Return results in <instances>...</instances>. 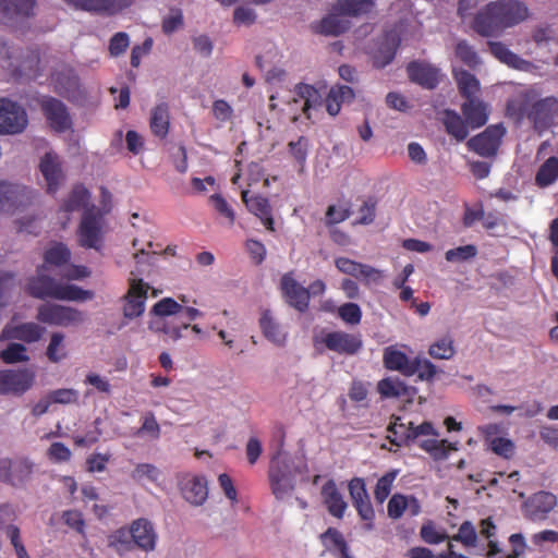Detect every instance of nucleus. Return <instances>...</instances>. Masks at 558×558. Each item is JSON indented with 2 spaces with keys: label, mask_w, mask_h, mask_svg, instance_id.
<instances>
[{
  "label": "nucleus",
  "mask_w": 558,
  "mask_h": 558,
  "mask_svg": "<svg viewBox=\"0 0 558 558\" xmlns=\"http://www.w3.org/2000/svg\"><path fill=\"white\" fill-rule=\"evenodd\" d=\"M66 4L99 14L114 15L133 4V0H63Z\"/></svg>",
  "instance_id": "19"
},
{
  "label": "nucleus",
  "mask_w": 558,
  "mask_h": 558,
  "mask_svg": "<svg viewBox=\"0 0 558 558\" xmlns=\"http://www.w3.org/2000/svg\"><path fill=\"white\" fill-rule=\"evenodd\" d=\"M374 7V0H337L331 11L342 16L360 17L368 14Z\"/></svg>",
  "instance_id": "33"
},
{
  "label": "nucleus",
  "mask_w": 558,
  "mask_h": 558,
  "mask_svg": "<svg viewBox=\"0 0 558 558\" xmlns=\"http://www.w3.org/2000/svg\"><path fill=\"white\" fill-rule=\"evenodd\" d=\"M354 98L355 93L353 88L347 85L336 84L330 87L325 98L326 111L331 117H336L340 112L342 105L353 102Z\"/></svg>",
  "instance_id": "27"
},
{
  "label": "nucleus",
  "mask_w": 558,
  "mask_h": 558,
  "mask_svg": "<svg viewBox=\"0 0 558 558\" xmlns=\"http://www.w3.org/2000/svg\"><path fill=\"white\" fill-rule=\"evenodd\" d=\"M420 535L425 543L430 545L440 544L448 538L447 533L437 530L433 521H428L422 525Z\"/></svg>",
  "instance_id": "57"
},
{
  "label": "nucleus",
  "mask_w": 558,
  "mask_h": 558,
  "mask_svg": "<svg viewBox=\"0 0 558 558\" xmlns=\"http://www.w3.org/2000/svg\"><path fill=\"white\" fill-rule=\"evenodd\" d=\"M280 291L286 302L300 313L307 311L310 305V290L301 286L293 272L284 274L280 279Z\"/></svg>",
  "instance_id": "13"
},
{
  "label": "nucleus",
  "mask_w": 558,
  "mask_h": 558,
  "mask_svg": "<svg viewBox=\"0 0 558 558\" xmlns=\"http://www.w3.org/2000/svg\"><path fill=\"white\" fill-rule=\"evenodd\" d=\"M56 92L68 99H73L80 94V78L71 69L58 72L54 77Z\"/></svg>",
  "instance_id": "34"
},
{
  "label": "nucleus",
  "mask_w": 558,
  "mask_h": 558,
  "mask_svg": "<svg viewBox=\"0 0 558 558\" xmlns=\"http://www.w3.org/2000/svg\"><path fill=\"white\" fill-rule=\"evenodd\" d=\"M209 202L211 203L214 209L227 220L229 226H233L235 222V213L232 206L227 202V199L221 194H213L209 197Z\"/></svg>",
  "instance_id": "55"
},
{
  "label": "nucleus",
  "mask_w": 558,
  "mask_h": 558,
  "mask_svg": "<svg viewBox=\"0 0 558 558\" xmlns=\"http://www.w3.org/2000/svg\"><path fill=\"white\" fill-rule=\"evenodd\" d=\"M337 269L345 275L352 276L364 284L379 283L383 279V272L371 265L362 264L348 257H338L335 259Z\"/></svg>",
  "instance_id": "14"
},
{
  "label": "nucleus",
  "mask_w": 558,
  "mask_h": 558,
  "mask_svg": "<svg viewBox=\"0 0 558 558\" xmlns=\"http://www.w3.org/2000/svg\"><path fill=\"white\" fill-rule=\"evenodd\" d=\"M341 14L331 12L313 26L315 33L325 36H339L350 28V23L341 19Z\"/></svg>",
  "instance_id": "37"
},
{
  "label": "nucleus",
  "mask_w": 558,
  "mask_h": 558,
  "mask_svg": "<svg viewBox=\"0 0 558 558\" xmlns=\"http://www.w3.org/2000/svg\"><path fill=\"white\" fill-rule=\"evenodd\" d=\"M26 351L27 350L24 344L12 342L0 352V357L7 364L26 362L29 360Z\"/></svg>",
  "instance_id": "52"
},
{
  "label": "nucleus",
  "mask_w": 558,
  "mask_h": 558,
  "mask_svg": "<svg viewBox=\"0 0 558 558\" xmlns=\"http://www.w3.org/2000/svg\"><path fill=\"white\" fill-rule=\"evenodd\" d=\"M40 108L50 128L56 132L62 133L72 126L68 108L61 100L46 97L41 100Z\"/></svg>",
  "instance_id": "15"
},
{
  "label": "nucleus",
  "mask_w": 558,
  "mask_h": 558,
  "mask_svg": "<svg viewBox=\"0 0 558 558\" xmlns=\"http://www.w3.org/2000/svg\"><path fill=\"white\" fill-rule=\"evenodd\" d=\"M428 354L435 360H450L456 354L454 341L450 335L444 336L433 342Z\"/></svg>",
  "instance_id": "45"
},
{
  "label": "nucleus",
  "mask_w": 558,
  "mask_h": 558,
  "mask_svg": "<svg viewBox=\"0 0 558 558\" xmlns=\"http://www.w3.org/2000/svg\"><path fill=\"white\" fill-rule=\"evenodd\" d=\"M411 82L426 89H435L440 82V69L425 61L415 60L407 65Z\"/></svg>",
  "instance_id": "16"
},
{
  "label": "nucleus",
  "mask_w": 558,
  "mask_h": 558,
  "mask_svg": "<svg viewBox=\"0 0 558 558\" xmlns=\"http://www.w3.org/2000/svg\"><path fill=\"white\" fill-rule=\"evenodd\" d=\"M399 46V40L393 41L391 46L380 47L378 52L374 56V65L378 69H383L396 57L397 48Z\"/></svg>",
  "instance_id": "64"
},
{
  "label": "nucleus",
  "mask_w": 558,
  "mask_h": 558,
  "mask_svg": "<svg viewBox=\"0 0 558 558\" xmlns=\"http://www.w3.org/2000/svg\"><path fill=\"white\" fill-rule=\"evenodd\" d=\"M461 112L473 130L485 125L489 117L488 105L480 98L464 100L461 105Z\"/></svg>",
  "instance_id": "24"
},
{
  "label": "nucleus",
  "mask_w": 558,
  "mask_h": 558,
  "mask_svg": "<svg viewBox=\"0 0 558 558\" xmlns=\"http://www.w3.org/2000/svg\"><path fill=\"white\" fill-rule=\"evenodd\" d=\"M390 434L387 436L389 442L396 447H402L415 441L420 436H437L438 433L430 422H423L414 425L413 422L403 423L402 418L397 415L391 416V421L387 427Z\"/></svg>",
  "instance_id": "4"
},
{
  "label": "nucleus",
  "mask_w": 558,
  "mask_h": 558,
  "mask_svg": "<svg viewBox=\"0 0 558 558\" xmlns=\"http://www.w3.org/2000/svg\"><path fill=\"white\" fill-rule=\"evenodd\" d=\"M5 535L10 539L17 558H31L21 538V531L16 525H8Z\"/></svg>",
  "instance_id": "63"
},
{
  "label": "nucleus",
  "mask_w": 558,
  "mask_h": 558,
  "mask_svg": "<svg viewBox=\"0 0 558 558\" xmlns=\"http://www.w3.org/2000/svg\"><path fill=\"white\" fill-rule=\"evenodd\" d=\"M31 191L19 184L0 182V211H10L29 201Z\"/></svg>",
  "instance_id": "21"
},
{
  "label": "nucleus",
  "mask_w": 558,
  "mask_h": 558,
  "mask_svg": "<svg viewBox=\"0 0 558 558\" xmlns=\"http://www.w3.org/2000/svg\"><path fill=\"white\" fill-rule=\"evenodd\" d=\"M101 219L100 211L94 205L83 211L77 230L78 243L82 247L99 248L101 242Z\"/></svg>",
  "instance_id": "10"
},
{
  "label": "nucleus",
  "mask_w": 558,
  "mask_h": 558,
  "mask_svg": "<svg viewBox=\"0 0 558 558\" xmlns=\"http://www.w3.org/2000/svg\"><path fill=\"white\" fill-rule=\"evenodd\" d=\"M558 106V99L554 96H548L542 98L532 104L529 111L526 112V117L530 121H532L535 125L543 124L548 119H550L553 112Z\"/></svg>",
  "instance_id": "36"
},
{
  "label": "nucleus",
  "mask_w": 558,
  "mask_h": 558,
  "mask_svg": "<svg viewBox=\"0 0 558 558\" xmlns=\"http://www.w3.org/2000/svg\"><path fill=\"white\" fill-rule=\"evenodd\" d=\"M411 368H415L413 375H417V379L421 381L433 383L438 373L442 371L438 369L437 366L426 357L415 356L412 359Z\"/></svg>",
  "instance_id": "44"
},
{
  "label": "nucleus",
  "mask_w": 558,
  "mask_h": 558,
  "mask_svg": "<svg viewBox=\"0 0 558 558\" xmlns=\"http://www.w3.org/2000/svg\"><path fill=\"white\" fill-rule=\"evenodd\" d=\"M557 506V497L550 492L539 490L531 495L522 505V513L525 519L539 522L548 518V514Z\"/></svg>",
  "instance_id": "12"
},
{
  "label": "nucleus",
  "mask_w": 558,
  "mask_h": 558,
  "mask_svg": "<svg viewBox=\"0 0 558 558\" xmlns=\"http://www.w3.org/2000/svg\"><path fill=\"white\" fill-rule=\"evenodd\" d=\"M456 56L466 65L475 66L478 64L476 51L466 40H460L456 45Z\"/></svg>",
  "instance_id": "60"
},
{
  "label": "nucleus",
  "mask_w": 558,
  "mask_h": 558,
  "mask_svg": "<svg viewBox=\"0 0 558 558\" xmlns=\"http://www.w3.org/2000/svg\"><path fill=\"white\" fill-rule=\"evenodd\" d=\"M181 492L184 499L195 506L203 505L208 496L207 483L201 476L184 480L181 484Z\"/></svg>",
  "instance_id": "29"
},
{
  "label": "nucleus",
  "mask_w": 558,
  "mask_h": 558,
  "mask_svg": "<svg viewBox=\"0 0 558 558\" xmlns=\"http://www.w3.org/2000/svg\"><path fill=\"white\" fill-rule=\"evenodd\" d=\"M457 82L458 90L464 100L478 98L477 94L481 90L480 81L474 74L466 70H458L453 72Z\"/></svg>",
  "instance_id": "38"
},
{
  "label": "nucleus",
  "mask_w": 558,
  "mask_h": 558,
  "mask_svg": "<svg viewBox=\"0 0 558 558\" xmlns=\"http://www.w3.org/2000/svg\"><path fill=\"white\" fill-rule=\"evenodd\" d=\"M259 326L266 339L277 345H282L286 341L287 335L275 320L269 310H265L259 318Z\"/></svg>",
  "instance_id": "39"
},
{
  "label": "nucleus",
  "mask_w": 558,
  "mask_h": 558,
  "mask_svg": "<svg viewBox=\"0 0 558 558\" xmlns=\"http://www.w3.org/2000/svg\"><path fill=\"white\" fill-rule=\"evenodd\" d=\"M89 191L83 184H76L73 186L68 198L64 199L63 204L61 205V209L66 213H72L81 209L86 210L87 208H89Z\"/></svg>",
  "instance_id": "40"
},
{
  "label": "nucleus",
  "mask_w": 558,
  "mask_h": 558,
  "mask_svg": "<svg viewBox=\"0 0 558 558\" xmlns=\"http://www.w3.org/2000/svg\"><path fill=\"white\" fill-rule=\"evenodd\" d=\"M360 519L365 522L364 527L366 530H372L374 527L375 520V510L371 502V498H366L364 500H359L353 504Z\"/></svg>",
  "instance_id": "59"
},
{
  "label": "nucleus",
  "mask_w": 558,
  "mask_h": 558,
  "mask_svg": "<svg viewBox=\"0 0 558 558\" xmlns=\"http://www.w3.org/2000/svg\"><path fill=\"white\" fill-rule=\"evenodd\" d=\"M183 305L172 298H163L159 300L150 310V314L158 317H167L180 314Z\"/></svg>",
  "instance_id": "51"
},
{
  "label": "nucleus",
  "mask_w": 558,
  "mask_h": 558,
  "mask_svg": "<svg viewBox=\"0 0 558 558\" xmlns=\"http://www.w3.org/2000/svg\"><path fill=\"white\" fill-rule=\"evenodd\" d=\"M408 506L409 501L407 496L401 494L392 495L387 505L388 517L395 520L401 518Z\"/></svg>",
  "instance_id": "62"
},
{
  "label": "nucleus",
  "mask_w": 558,
  "mask_h": 558,
  "mask_svg": "<svg viewBox=\"0 0 558 558\" xmlns=\"http://www.w3.org/2000/svg\"><path fill=\"white\" fill-rule=\"evenodd\" d=\"M149 128L155 136L161 140L167 137L170 128V113L166 102L158 104L151 109Z\"/></svg>",
  "instance_id": "35"
},
{
  "label": "nucleus",
  "mask_w": 558,
  "mask_h": 558,
  "mask_svg": "<svg viewBox=\"0 0 558 558\" xmlns=\"http://www.w3.org/2000/svg\"><path fill=\"white\" fill-rule=\"evenodd\" d=\"M64 335L61 332H53L50 337V342L46 350L48 360L52 363H59L68 356L65 345L63 344Z\"/></svg>",
  "instance_id": "48"
},
{
  "label": "nucleus",
  "mask_w": 558,
  "mask_h": 558,
  "mask_svg": "<svg viewBox=\"0 0 558 558\" xmlns=\"http://www.w3.org/2000/svg\"><path fill=\"white\" fill-rule=\"evenodd\" d=\"M377 390L383 398H407L412 401L417 388L407 385L398 377H386L378 381Z\"/></svg>",
  "instance_id": "25"
},
{
  "label": "nucleus",
  "mask_w": 558,
  "mask_h": 558,
  "mask_svg": "<svg viewBox=\"0 0 558 558\" xmlns=\"http://www.w3.org/2000/svg\"><path fill=\"white\" fill-rule=\"evenodd\" d=\"M16 288L17 282L13 272H0V308L8 305L9 300Z\"/></svg>",
  "instance_id": "53"
},
{
  "label": "nucleus",
  "mask_w": 558,
  "mask_h": 558,
  "mask_svg": "<svg viewBox=\"0 0 558 558\" xmlns=\"http://www.w3.org/2000/svg\"><path fill=\"white\" fill-rule=\"evenodd\" d=\"M160 476L159 469L151 463H138L131 473L133 481L140 483L144 478L156 483Z\"/></svg>",
  "instance_id": "56"
},
{
  "label": "nucleus",
  "mask_w": 558,
  "mask_h": 558,
  "mask_svg": "<svg viewBox=\"0 0 558 558\" xmlns=\"http://www.w3.org/2000/svg\"><path fill=\"white\" fill-rule=\"evenodd\" d=\"M339 317L347 324L357 325L362 319V312L356 303H344L338 308Z\"/></svg>",
  "instance_id": "61"
},
{
  "label": "nucleus",
  "mask_w": 558,
  "mask_h": 558,
  "mask_svg": "<svg viewBox=\"0 0 558 558\" xmlns=\"http://www.w3.org/2000/svg\"><path fill=\"white\" fill-rule=\"evenodd\" d=\"M36 0H0V23L11 28L21 27L35 15Z\"/></svg>",
  "instance_id": "7"
},
{
  "label": "nucleus",
  "mask_w": 558,
  "mask_h": 558,
  "mask_svg": "<svg viewBox=\"0 0 558 558\" xmlns=\"http://www.w3.org/2000/svg\"><path fill=\"white\" fill-rule=\"evenodd\" d=\"M293 102L302 101V112L307 119H311V111L322 106V95L316 87L310 84L300 83L294 87Z\"/></svg>",
  "instance_id": "28"
},
{
  "label": "nucleus",
  "mask_w": 558,
  "mask_h": 558,
  "mask_svg": "<svg viewBox=\"0 0 558 558\" xmlns=\"http://www.w3.org/2000/svg\"><path fill=\"white\" fill-rule=\"evenodd\" d=\"M27 124V112L21 105L8 98H0V134H20Z\"/></svg>",
  "instance_id": "9"
},
{
  "label": "nucleus",
  "mask_w": 558,
  "mask_h": 558,
  "mask_svg": "<svg viewBox=\"0 0 558 558\" xmlns=\"http://www.w3.org/2000/svg\"><path fill=\"white\" fill-rule=\"evenodd\" d=\"M128 282V291L122 298V312L126 319H134L141 317L145 312L150 286L143 279L136 278H130Z\"/></svg>",
  "instance_id": "8"
},
{
  "label": "nucleus",
  "mask_w": 558,
  "mask_h": 558,
  "mask_svg": "<svg viewBox=\"0 0 558 558\" xmlns=\"http://www.w3.org/2000/svg\"><path fill=\"white\" fill-rule=\"evenodd\" d=\"M530 9L520 0H497L487 3L475 15L472 27L483 37L500 35L505 29L527 20Z\"/></svg>",
  "instance_id": "1"
},
{
  "label": "nucleus",
  "mask_w": 558,
  "mask_h": 558,
  "mask_svg": "<svg viewBox=\"0 0 558 558\" xmlns=\"http://www.w3.org/2000/svg\"><path fill=\"white\" fill-rule=\"evenodd\" d=\"M323 504L328 513L337 519H342L348 509V504L340 493L335 480L329 478L320 490Z\"/></svg>",
  "instance_id": "22"
},
{
  "label": "nucleus",
  "mask_w": 558,
  "mask_h": 558,
  "mask_svg": "<svg viewBox=\"0 0 558 558\" xmlns=\"http://www.w3.org/2000/svg\"><path fill=\"white\" fill-rule=\"evenodd\" d=\"M108 547L113 549L120 556L134 549L130 530L118 529L108 536Z\"/></svg>",
  "instance_id": "43"
},
{
  "label": "nucleus",
  "mask_w": 558,
  "mask_h": 558,
  "mask_svg": "<svg viewBox=\"0 0 558 558\" xmlns=\"http://www.w3.org/2000/svg\"><path fill=\"white\" fill-rule=\"evenodd\" d=\"M505 132L501 124L489 125L468 141V148L482 157H493L499 149Z\"/></svg>",
  "instance_id": "11"
},
{
  "label": "nucleus",
  "mask_w": 558,
  "mask_h": 558,
  "mask_svg": "<svg viewBox=\"0 0 558 558\" xmlns=\"http://www.w3.org/2000/svg\"><path fill=\"white\" fill-rule=\"evenodd\" d=\"M45 265L37 268L36 276L28 278L25 286V292L35 299L46 300H61V301H76L83 302L92 300L94 292L84 290L78 286L71 283H60L52 277L43 274Z\"/></svg>",
  "instance_id": "2"
},
{
  "label": "nucleus",
  "mask_w": 558,
  "mask_h": 558,
  "mask_svg": "<svg viewBox=\"0 0 558 558\" xmlns=\"http://www.w3.org/2000/svg\"><path fill=\"white\" fill-rule=\"evenodd\" d=\"M36 319L43 324L59 327H71L82 324L85 319L83 312L60 304L46 303L37 308Z\"/></svg>",
  "instance_id": "5"
},
{
  "label": "nucleus",
  "mask_w": 558,
  "mask_h": 558,
  "mask_svg": "<svg viewBox=\"0 0 558 558\" xmlns=\"http://www.w3.org/2000/svg\"><path fill=\"white\" fill-rule=\"evenodd\" d=\"M11 485L20 486L24 484L33 473V463L27 459L12 460Z\"/></svg>",
  "instance_id": "49"
},
{
  "label": "nucleus",
  "mask_w": 558,
  "mask_h": 558,
  "mask_svg": "<svg viewBox=\"0 0 558 558\" xmlns=\"http://www.w3.org/2000/svg\"><path fill=\"white\" fill-rule=\"evenodd\" d=\"M476 255L477 247L474 244H468L448 250L445 258L449 263H463L473 259Z\"/></svg>",
  "instance_id": "54"
},
{
  "label": "nucleus",
  "mask_w": 558,
  "mask_h": 558,
  "mask_svg": "<svg viewBox=\"0 0 558 558\" xmlns=\"http://www.w3.org/2000/svg\"><path fill=\"white\" fill-rule=\"evenodd\" d=\"M323 342L328 350L345 355H354L363 347L360 335L344 331H330L325 335Z\"/></svg>",
  "instance_id": "17"
},
{
  "label": "nucleus",
  "mask_w": 558,
  "mask_h": 558,
  "mask_svg": "<svg viewBox=\"0 0 558 558\" xmlns=\"http://www.w3.org/2000/svg\"><path fill=\"white\" fill-rule=\"evenodd\" d=\"M558 179V157H549L537 170L535 184L538 187H547Z\"/></svg>",
  "instance_id": "42"
},
{
  "label": "nucleus",
  "mask_w": 558,
  "mask_h": 558,
  "mask_svg": "<svg viewBox=\"0 0 558 558\" xmlns=\"http://www.w3.org/2000/svg\"><path fill=\"white\" fill-rule=\"evenodd\" d=\"M488 48L497 60L512 69L525 71L531 65L529 61L512 52L504 43L488 41Z\"/></svg>",
  "instance_id": "30"
},
{
  "label": "nucleus",
  "mask_w": 558,
  "mask_h": 558,
  "mask_svg": "<svg viewBox=\"0 0 558 558\" xmlns=\"http://www.w3.org/2000/svg\"><path fill=\"white\" fill-rule=\"evenodd\" d=\"M35 379V374L28 368L16 371H0V386L2 393L22 395L28 390Z\"/></svg>",
  "instance_id": "18"
},
{
  "label": "nucleus",
  "mask_w": 558,
  "mask_h": 558,
  "mask_svg": "<svg viewBox=\"0 0 558 558\" xmlns=\"http://www.w3.org/2000/svg\"><path fill=\"white\" fill-rule=\"evenodd\" d=\"M39 169L47 183V192L56 193L63 179L61 163L56 154L47 153L41 158Z\"/></svg>",
  "instance_id": "26"
},
{
  "label": "nucleus",
  "mask_w": 558,
  "mask_h": 558,
  "mask_svg": "<svg viewBox=\"0 0 558 558\" xmlns=\"http://www.w3.org/2000/svg\"><path fill=\"white\" fill-rule=\"evenodd\" d=\"M442 123L446 132L457 142H463L469 136L470 125L456 110H444Z\"/></svg>",
  "instance_id": "31"
},
{
  "label": "nucleus",
  "mask_w": 558,
  "mask_h": 558,
  "mask_svg": "<svg viewBox=\"0 0 558 558\" xmlns=\"http://www.w3.org/2000/svg\"><path fill=\"white\" fill-rule=\"evenodd\" d=\"M398 475V471L392 470L378 478L375 489L374 498L377 504H383L391 493L393 482Z\"/></svg>",
  "instance_id": "50"
},
{
  "label": "nucleus",
  "mask_w": 558,
  "mask_h": 558,
  "mask_svg": "<svg viewBox=\"0 0 558 558\" xmlns=\"http://www.w3.org/2000/svg\"><path fill=\"white\" fill-rule=\"evenodd\" d=\"M134 547L149 553L155 550L158 535L153 523L145 518L134 520L130 525Z\"/></svg>",
  "instance_id": "20"
},
{
  "label": "nucleus",
  "mask_w": 558,
  "mask_h": 558,
  "mask_svg": "<svg viewBox=\"0 0 558 558\" xmlns=\"http://www.w3.org/2000/svg\"><path fill=\"white\" fill-rule=\"evenodd\" d=\"M452 541L460 542L466 547L476 545L477 534L474 525L470 521H464L457 534L451 537Z\"/></svg>",
  "instance_id": "58"
},
{
  "label": "nucleus",
  "mask_w": 558,
  "mask_h": 558,
  "mask_svg": "<svg viewBox=\"0 0 558 558\" xmlns=\"http://www.w3.org/2000/svg\"><path fill=\"white\" fill-rule=\"evenodd\" d=\"M420 447L428 452L434 460H444L448 458V454L451 450H457V447L442 439H425L420 442Z\"/></svg>",
  "instance_id": "46"
},
{
  "label": "nucleus",
  "mask_w": 558,
  "mask_h": 558,
  "mask_svg": "<svg viewBox=\"0 0 558 558\" xmlns=\"http://www.w3.org/2000/svg\"><path fill=\"white\" fill-rule=\"evenodd\" d=\"M71 251L61 243L54 242L44 253L45 269L47 266L60 268L59 276L66 280H81L89 277L90 270L86 266L70 264Z\"/></svg>",
  "instance_id": "3"
},
{
  "label": "nucleus",
  "mask_w": 558,
  "mask_h": 558,
  "mask_svg": "<svg viewBox=\"0 0 558 558\" xmlns=\"http://www.w3.org/2000/svg\"><path fill=\"white\" fill-rule=\"evenodd\" d=\"M268 478L272 494L277 499H282L294 489V475L289 461L272 457L268 471Z\"/></svg>",
  "instance_id": "6"
},
{
  "label": "nucleus",
  "mask_w": 558,
  "mask_h": 558,
  "mask_svg": "<svg viewBox=\"0 0 558 558\" xmlns=\"http://www.w3.org/2000/svg\"><path fill=\"white\" fill-rule=\"evenodd\" d=\"M383 363L386 369L399 372L405 377L413 376L415 368H411L412 359L396 345L386 347L383 351Z\"/></svg>",
  "instance_id": "23"
},
{
  "label": "nucleus",
  "mask_w": 558,
  "mask_h": 558,
  "mask_svg": "<svg viewBox=\"0 0 558 558\" xmlns=\"http://www.w3.org/2000/svg\"><path fill=\"white\" fill-rule=\"evenodd\" d=\"M320 541L327 549L337 551L340 558H353L342 533L336 527H328L320 534Z\"/></svg>",
  "instance_id": "41"
},
{
  "label": "nucleus",
  "mask_w": 558,
  "mask_h": 558,
  "mask_svg": "<svg viewBox=\"0 0 558 558\" xmlns=\"http://www.w3.org/2000/svg\"><path fill=\"white\" fill-rule=\"evenodd\" d=\"M241 196L248 211L256 217L260 218L271 211V206L268 198L262 195L250 196L248 191H242Z\"/></svg>",
  "instance_id": "47"
},
{
  "label": "nucleus",
  "mask_w": 558,
  "mask_h": 558,
  "mask_svg": "<svg viewBox=\"0 0 558 558\" xmlns=\"http://www.w3.org/2000/svg\"><path fill=\"white\" fill-rule=\"evenodd\" d=\"M45 329L36 323H24L14 327H5L2 336L7 339H16L27 343L38 341Z\"/></svg>",
  "instance_id": "32"
}]
</instances>
